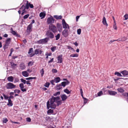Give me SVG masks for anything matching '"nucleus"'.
<instances>
[{
  "instance_id": "nucleus-1",
  "label": "nucleus",
  "mask_w": 128,
  "mask_h": 128,
  "mask_svg": "<svg viewBox=\"0 0 128 128\" xmlns=\"http://www.w3.org/2000/svg\"><path fill=\"white\" fill-rule=\"evenodd\" d=\"M50 104L49 100L47 102V108L48 109L50 108H55L56 107V97L52 96L50 101Z\"/></svg>"
},
{
  "instance_id": "nucleus-2",
  "label": "nucleus",
  "mask_w": 128,
  "mask_h": 128,
  "mask_svg": "<svg viewBox=\"0 0 128 128\" xmlns=\"http://www.w3.org/2000/svg\"><path fill=\"white\" fill-rule=\"evenodd\" d=\"M16 86L13 83L11 82H9L6 84V88L7 89H12L14 88Z\"/></svg>"
},
{
  "instance_id": "nucleus-3",
  "label": "nucleus",
  "mask_w": 128,
  "mask_h": 128,
  "mask_svg": "<svg viewBox=\"0 0 128 128\" xmlns=\"http://www.w3.org/2000/svg\"><path fill=\"white\" fill-rule=\"evenodd\" d=\"M55 20L52 16L48 18L46 22L47 24H53L54 23Z\"/></svg>"
},
{
  "instance_id": "nucleus-4",
  "label": "nucleus",
  "mask_w": 128,
  "mask_h": 128,
  "mask_svg": "<svg viewBox=\"0 0 128 128\" xmlns=\"http://www.w3.org/2000/svg\"><path fill=\"white\" fill-rule=\"evenodd\" d=\"M62 24L64 28L66 29L67 28L68 29H70L68 25L66 23L64 19L62 20Z\"/></svg>"
},
{
  "instance_id": "nucleus-5",
  "label": "nucleus",
  "mask_w": 128,
  "mask_h": 128,
  "mask_svg": "<svg viewBox=\"0 0 128 128\" xmlns=\"http://www.w3.org/2000/svg\"><path fill=\"white\" fill-rule=\"evenodd\" d=\"M49 28L54 32H56V27L54 25L50 24L49 26Z\"/></svg>"
},
{
  "instance_id": "nucleus-6",
  "label": "nucleus",
  "mask_w": 128,
  "mask_h": 128,
  "mask_svg": "<svg viewBox=\"0 0 128 128\" xmlns=\"http://www.w3.org/2000/svg\"><path fill=\"white\" fill-rule=\"evenodd\" d=\"M48 40H49L48 38H46L44 39L40 40L38 41V42L40 44H44L47 42Z\"/></svg>"
},
{
  "instance_id": "nucleus-7",
  "label": "nucleus",
  "mask_w": 128,
  "mask_h": 128,
  "mask_svg": "<svg viewBox=\"0 0 128 128\" xmlns=\"http://www.w3.org/2000/svg\"><path fill=\"white\" fill-rule=\"evenodd\" d=\"M46 35L51 38H54L53 34L50 31H48L46 32Z\"/></svg>"
},
{
  "instance_id": "nucleus-8",
  "label": "nucleus",
  "mask_w": 128,
  "mask_h": 128,
  "mask_svg": "<svg viewBox=\"0 0 128 128\" xmlns=\"http://www.w3.org/2000/svg\"><path fill=\"white\" fill-rule=\"evenodd\" d=\"M19 86L21 90L23 92H26V88H24V85L22 83H20L19 84Z\"/></svg>"
},
{
  "instance_id": "nucleus-9",
  "label": "nucleus",
  "mask_w": 128,
  "mask_h": 128,
  "mask_svg": "<svg viewBox=\"0 0 128 128\" xmlns=\"http://www.w3.org/2000/svg\"><path fill=\"white\" fill-rule=\"evenodd\" d=\"M62 55H60L58 56V62L57 63H61L62 62Z\"/></svg>"
},
{
  "instance_id": "nucleus-10",
  "label": "nucleus",
  "mask_w": 128,
  "mask_h": 128,
  "mask_svg": "<svg viewBox=\"0 0 128 128\" xmlns=\"http://www.w3.org/2000/svg\"><path fill=\"white\" fill-rule=\"evenodd\" d=\"M62 35L65 37H67L68 35V31L65 29L63 31Z\"/></svg>"
},
{
  "instance_id": "nucleus-11",
  "label": "nucleus",
  "mask_w": 128,
  "mask_h": 128,
  "mask_svg": "<svg viewBox=\"0 0 128 128\" xmlns=\"http://www.w3.org/2000/svg\"><path fill=\"white\" fill-rule=\"evenodd\" d=\"M56 26L57 27L58 30L60 32H61L62 30V27L61 24L59 23H57L56 24Z\"/></svg>"
},
{
  "instance_id": "nucleus-12",
  "label": "nucleus",
  "mask_w": 128,
  "mask_h": 128,
  "mask_svg": "<svg viewBox=\"0 0 128 128\" xmlns=\"http://www.w3.org/2000/svg\"><path fill=\"white\" fill-rule=\"evenodd\" d=\"M34 52L35 54H41L42 51L39 49H36L35 50Z\"/></svg>"
},
{
  "instance_id": "nucleus-13",
  "label": "nucleus",
  "mask_w": 128,
  "mask_h": 128,
  "mask_svg": "<svg viewBox=\"0 0 128 128\" xmlns=\"http://www.w3.org/2000/svg\"><path fill=\"white\" fill-rule=\"evenodd\" d=\"M11 33L14 36H16L17 37H20V36L19 34H18L16 31L12 30L11 32Z\"/></svg>"
},
{
  "instance_id": "nucleus-14",
  "label": "nucleus",
  "mask_w": 128,
  "mask_h": 128,
  "mask_svg": "<svg viewBox=\"0 0 128 128\" xmlns=\"http://www.w3.org/2000/svg\"><path fill=\"white\" fill-rule=\"evenodd\" d=\"M108 93L110 95L114 96L117 94V92L112 90H109L108 91Z\"/></svg>"
},
{
  "instance_id": "nucleus-15",
  "label": "nucleus",
  "mask_w": 128,
  "mask_h": 128,
  "mask_svg": "<svg viewBox=\"0 0 128 128\" xmlns=\"http://www.w3.org/2000/svg\"><path fill=\"white\" fill-rule=\"evenodd\" d=\"M60 96L63 101H65L67 98V96L65 94L60 95Z\"/></svg>"
},
{
  "instance_id": "nucleus-16",
  "label": "nucleus",
  "mask_w": 128,
  "mask_h": 128,
  "mask_svg": "<svg viewBox=\"0 0 128 128\" xmlns=\"http://www.w3.org/2000/svg\"><path fill=\"white\" fill-rule=\"evenodd\" d=\"M32 24H30L27 27V31L28 32H30L32 31L31 29L32 28Z\"/></svg>"
},
{
  "instance_id": "nucleus-17",
  "label": "nucleus",
  "mask_w": 128,
  "mask_h": 128,
  "mask_svg": "<svg viewBox=\"0 0 128 128\" xmlns=\"http://www.w3.org/2000/svg\"><path fill=\"white\" fill-rule=\"evenodd\" d=\"M39 16L41 17V19L44 18L46 16L45 12H40V14Z\"/></svg>"
},
{
  "instance_id": "nucleus-18",
  "label": "nucleus",
  "mask_w": 128,
  "mask_h": 128,
  "mask_svg": "<svg viewBox=\"0 0 128 128\" xmlns=\"http://www.w3.org/2000/svg\"><path fill=\"white\" fill-rule=\"evenodd\" d=\"M102 22L104 25L108 26V24L107 23L106 18L104 16L103 17Z\"/></svg>"
},
{
  "instance_id": "nucleus-19",
  "label": "nucleus",
  "mask_w": 128,
  "mask_h": 128,
  "mask_svg": "<svg viewBox=\"0 0 128 128\" xmlns=\"http://www.w3.org/2000/svg\"><path fill=\"white\" fill-rule=\"evenodd\" d=\"M22 74L25 77H28L29 76V74L26 71L22 72Z\"/></svg>"
},
{
  "instance_id": "nucleus-20",
  "label": "nucleus",
  "mask_w": 128,
  "mask_h": 128,
  "mask_svg": "<svg viewBox=\"0 0 128 128\" xmlns=\"http://www.w3.org/2000/svg\"><path fill=\"white\" fill-rule=\"evenodd\" d=\"M121 73L124 76L128 75V72L124 70L122 71Z\"/></svg>"
},
{
  "instance_id": "nucleus-21",
  "label": "nucleus",
  "mask_w": 128,
  "mask_h": 128,
  "mask_svg": "<svg viewBox=\"0 0 128 128\" xmlns=\"http://www.w3.org/2000/svg\"><path fill=\"white\" fill-rule=\"evenodd\" d=\"M7 79L8 80L9 82H12L14 80V78L12 76H9L7 78Z\"/></svg>"
},
{
  "instance_id": "nucleus-22",
  "label": "nucleus",
  "mask_w": 128,
  "mask_h": 128,
  "mask_svg": "<svg viewBox=\"0 0 128 128\" xmlns=\"http://www.w3.org/2000/svg\"><path fill=\"white\" fill-rule=\"evenodd\" d=\"M25 65L24 63H22L20 64V68L22 70H24L25 69Z\"/></svg>"
},
{
  "instance_id": "nucleus-23",
  "label": "nucleus",
  "mask_w": 128,
  "mask_h": 128,
  "mask_svg": "<svg viewBox=\"0 0 128 128\" xmlns=\"http://www.w3.org/2000/svg\"><path fill=\"white\" fill-rule=\"evenodd\" d=\"M8 103L7 104V105L9 106H12L13 105V103L11 100L8 99Z\"/></svg>"
},
{
  "instance_id": "nucleus-24",
  "label": "nucleus",
  "mask_w": 128,
  "mask_h": 128,
  "mask_svg": "<svg viewBox=\"0 0 128 128\" xmlns=\"http://www.w3.org/2000/svg\"><path fill=\"white\" fill-rule=\"evenodd\" d=\"M62 88V87L60 84L56 85V90H59Z\"/></svg>"
},
{
  "instance_id": "nucleus-25",
  "label": "nucleus",
  "mask_w": 128,
  "mask_h": 128,
  "mask_svg": "<svg viewBox=\"0 0 128 128\" xmlns=\"http://www.w3.org/2000/svg\"><path fill=\"white\" fill-rule=\"evenodd\" d=\"M26 9L25 6L24 5H22L21 8H20V10L21 11V12L24 11H26L25 10Z\"/></svg>"
},
{
  "instance_id": "nucleus-26",
  "label": "nucleus",
  "mask_w": 128,
  "mask_h": 128,
  "mask_svg": "<svg viewBox=\"0 0 128 128\" xmlns=\"http://www.w3.org/2000/svg\"><path fill=\"white\" fill-rule=\"evenodd\" d=\"M50 82L52 85H55L54 83H56V78H55L53 80H52L50 81Z\"/></svg>"
},
{
  "instance_id": "nucleus-27",
  "label": "nucleus",
  "mask_w": 128,
  "mask_h": 128,
  "mask_svg": "<svg viewBox=\"0 0 128 128\" xmlns=\"http://www.w3.org/2000/svg\"><path fill=\"white\" fill-rule=\"evenodd\" d=\"M78 54H71L70 56L72 57H78Z\"/></svg>"
},
{
  "instance_id": "nucleus-28",
  "label": "nucleus",
  "mask_w": 128,
  "mask_h": 128,
  "mask_svg": "<svg viewBox=\"0 0 128 128\" xmlns=\"http://www.w3.org/2000/svg\"><path fill=\"white\" fill-rule=\"evenodd\" d=\"M125 38L123 37V38H119L117 40H116V41H124L125 40L124 39Z\"/></svg>"
},
{
  "instance_id": "nucleus-29",
  "label": "nucleus",
  "mask_w": 128,
  "mask_h": 128,
  "mask_svg": "<svg viewBox=\"0 0 128 128\" xmlns=\"http://www.w3.org/2000/svg\"><path fill=\"white\" fill-rule=\"evenodd\" d=\"M117 90L118 92H124V90L122 89V88H118L117 89Z\"/></svg>"
},
{
  "instance_id": "nucleus-30",
  "label": "nucleus",
  "mask_w": 128,
  "mask_h": 128,
  "mask_svg": "<svg viewBox=\"0 0 128 128\" xmlns=\"http://www.w3.org/2000/svg\"><path fill=\"white\" fill-rule=\"evenodd\" d=\"M10 64L12 68H14L15 66H16L17 65V64H14V63L13 62H10Z\"/></svg>"
},
{
  "instance_id": "nucleus-31",
  "label": "nucleus",
  "mask_w": 128,
  "mask_h": 128,
  "mask_svg": "<svg viewBox=\"0 0 128 128\" xmlns=\"http://www.w3.org/2000/svg\"><path fill=\"white\" fill-rule=\"evenodd\" d=\"M64 92L68 94L70 93V92L67 88H66L64 90Z\"/></svg>"
},
{
  "instance_id": "nucleus-32",
  "label": "nucleus",
  "mask_w": 128,
  "mask_h": 128,
  "mask_svg": "<svg viewBox=\"0 0 128 128\" xmlns=\"http://www.w3.org/2000/svg\"><path fill=\"white\" fill-rule=\"evenodd\" d=\"M117 76H122V75L121 74L118 72H116L114 73Z\"/></svg>"
},
{
  "instance_id": "nucleus-33",
  "label": "nucleus",
  "mask_w": 128,
  "mask_h": 128,
  "mask_svg": "<svg viewBox=\"0 0 128 128\" xmlns=\"http://www.w3.org/2000/svg\"><path fill=\"white\" fill-rule=\"evenodd\" d=\"M36 78V77H30L29 78H26V80H32V79H35Z\"/></svg>"
},
{
  "instance_id": "nucleus-34",
  "label": "nucleus",
  "mask_w": 128,
  "mask_h": 128,
  "mask_svg": "<svg viewBox=\"0 0 128 128\" xmlns=\"http://www.w3.org/2000/svg\"><path fill=\"white\" fill-rule=\"evenodd\" d=\"M84 99V103L86 104L87 103L88 100L86 98L84 97V96L82 97Z\"/></svg>"
},
{
  "instance_id": "nucleus-35",
  "label": "nucleus",
  "mask_w": 128,
  "mask_h": 128,
  "mask_svg": "<svg viewBox=\"0 0 128 128\" xmlns=\"http://www.w3.org/2000/svg\"><path fill=\"white\" fill-rule=\"evenodd\" d=\"M62 103V100H60L59 101H56V104L57 106H59V105L61 104Z\"/></svg>"
},
{
  "instance_id": "nucleus-36",
  "label": "nucleus",
  "mask_w": 128,
  "mask_h": 128,
  "mask_svg": "<svg viewBox=\"0 0 128 128\" xmlns=\"http://www.w3.org/2000/svg\"><path fill=\"white\" fill-rule=\"evenodd\" d=\"M9 44L5 42V44L4 46V49L5 50L7 48V47L9 45Z\"/></svg>"
},
{
  "instance_id": "nucleus-37",
  "label": "nucleus",
  "mask_w": 128,
  "mask_h": 128,
  "mask_svg": "<svg viewBox=\"0 0 128 128\" xmlns=\"http://www.w3.org/2000/svg\"><path fill=\"white\" fill-rule=\"evenodd\" d=\"M9 44L5 42V44L4 46V49L5 50L7 48V47L9 45Z\"/></svg>"
},
{
  "instance_id": "nucleus-38",
  "label": "nucleus",
  "mask_w": 128,
  "mask_h": 128,
  "mask_svg": "<svg viewBox=\"0 0 128 128\" xmlns=\"http://www.w3.org/2000/svg\"><path fill=\"white\" fill-rule=\"evenodd\" d=\"M44 71L43 68H42L40 71V73L41 74V76H42L44 74Z\"/></svg>"
},
{
  "instance_id": "nucleus-39",
  "label": "nucleus",
  "mask_w": 128,
  "mask_h": 128,
  "mask_svg": "<svg viewBox=\"0 0 128 128\" xmlns=\"http://www.w3.org/2000/svg\"><path fill=\"white\" fill-rule=\"evenodd\" d=\"M20 92V90L18 89H16L14 90V93H17L18 94H19Z\"/></svg>"
},
{
  "instance_id": "nucleus-40",
  "label": "nucleus",
  "mask_w": 128,
  "mask_h": 128,
  "mask_svg": "<svg viewBox=\"0 0 128 128\" xmlns=\"http://www.w3.org/2000/svg\"><path fill=\"white\" fill-rule=\"evenodd\" d=\"M53 112V110L51 109H49L47 111V114H49L50 113H52Z\"/></svg>"
},
{
  "instance_id": "nucleus-41",
  "label": "nucleus",
  "mask_w": 128,
  "mask_h": 128,
  "mask_svg": "<svg viewBox=\"0 0 128 128\" xmlns=\"http://www.w3.org/2000/svg\"><path fill=\"white\" fill-rule=\"evenodd\" d=\"M29 6L28 4V1H27L26 6H25L26 8L27 9H28L29 8Z\"/></svg>"
},
{
  "instance_id": "nucleus-42",
  "label": "nucleus",
  "mask_w": 128,
  "mask_h": 128,
  "mask_svg": "<svg viewBox=\"0 0 128 128\" xmlns=\"http://www.w3.org/2000/svg\"><path fill=\"white\" fill-rule=\"evenodd\" d=\"M10 41L11 38H8L6 40L5 42L10 44Z\"/></svg>"
},
{
  "instance_id": "nucleus-43",
  "label": "nucleus",
  "mask_w": 128,
  "mask_h": 128,
  "mask_svg": "<svg viewBox=\"0 0 128 128\" xmlns=\"http://www.w3.org/2000/svg\"><path fill=\"white\" fill-rule=\"evenodd\" d=\"M98 96H100L103 94V92L102 91H100L98 92Z\"/></svg>"
},
{
  "instance_id": "nucleus-44",
  "label": "nucleus",
  "mask_w": 128,
  "mask_h": 128,
  "mask_svg": "<svg viewBox=\"0 0 128 128\" xmlns=\"http://www.w3.org/2000/svg\"><path fill=\"white\" fill-rule=\"evenodd\" d=\"M19 81V78H14V82L16 83Z\"/></svg>"
},
{
  "instance_id": "nucleus-45",
  "label": "nucleus",
  "mask_w": 128,
  "mask_h": 128,
  "mask_svg": "<svg viewBox=\"0 0 128 128\" xmlns=\"http://www.w3.org/2000/svg\"><path fill=\"white\" fill-rule=\"evenodd\" d=\"M2 95L4 96L5 99L7 100L8 99H9V97H8L7 96L5 95L4 93H3Z\"/></svg>"
},
{
  "instance_id": "nucleus-46",
  "label": "nucleus",
  "mask_w": 128,
  "mask_h": 128,
  "mask_svg": "<svg viewBox=\"0 0 128 128\" xmlns=\"http://www.w3.org/2000/svg\"><path fill=\"white\" fill-rule=\"evenodd\" d=\"M62 16L61 15L58 16L56 15V20H60L62 19Z\"/></svg>"
},
{
  "instance_id": "nucleus-47",
  "label": "nucleus",
  "mask_w": 128,
  "mask_h": 128,
  "mask_svg": "<svg viewBox=\"0 0 128 128\" xmlns=\"http://www.w3.org/2000/svg\"><path fill=\"white\" fill-rule=\"evenodd\" d=\"M50 84L49 82H46V83H45L44 84V86L48 88Z\"/></svg>"
},
{
  "instance_id": "nucleus-48",
  "label": "nucleus",
  "mask_w": 128,
  "mask_h": 128,
  "mask_svg": "<svg viewBox=\"0 0 128 128\" xmlns=\"http://www.w3.org/2000/svg\"><path fill=\"white\" fill-rule=\"evenodd\" d=\"M81 30L80 28L78 29L77 30V34L80 35V34L81 32Z\"/></svg>"
},
{
  "instance_id": "nucleus-49",
  "label": "nucleus",
  "mask_w": 128,
  "mask_h": 128,
  "mask_svg": "<svg viewBox=\"0 0 128 128\" xmlns=\"http://www.w3.org/2000/svg\"><path fill=\"white\" fill-rule=\"evenodd\" d=\"M33 52V49L32 48H30L29 51L28 52V54H30Z\"/></svg>"
},
{
  "instance_id": "nucleus-50",
  "label": "nucleus",
  "mask_w": 128,
  "mask_h": 128,
  "mask_svg": "<svg viewBox=\"0 0 128 128\" xmlns=\"http://www.w3.org/2000/svg\"><path fill=\"white\" fill-rule=\"evenodd\" d=\"M8 121V120L6 118H4L3 119V122L4 123H6Z\"/></svg>"
},
{
  "instance_id": "nucleus-51",
  "label": "nucleus",
  "mask_w": 128,
  "mask_h": 128,
  "mask_svg": "<svg viewBox=\"0 0 128 128\" xmlns=\"http://www.w3.org/2000/svg\"><path fill=\"white\" fill-rule=\"evenodd\" d=\"M20 80L21 82L25 84L26 83V80H24L23 78H21L20 79Z\"/></svg>"
},
{
  "instance_id": "nucleus-52",
  "label": "nucleus",
  "mask_w": 128,
  "mask_h": 128,
  "mask_svg": "<svg viewBox=\"0 0 128 128\" xmlns=\"http://www.w3.org/2000/svg\"><path fill=\"white\" fill-rule=\"evenodd\" d=\"M125 18V20H126L128 19V14H126L124 16Z\"/></svg>"
},
{
  "instance_id": "nucleus-53",
  "label": "nucleus",
  "mask_w": 128,
  "mask_h": 128,
  "mask_svg": "<svg viewBox=\"0 0 128 128\" xmlns=\"http://www.w3.org/2000/svg\"><path fill=\"white\" fill-rule=\"evenodd\" d=\"M33 64V63L31 61L30 62L28 63V66H32Z\"/></svg>"
},
{
  "instance_id": "nucleus-54",
  "label": "nucleus",
  "mask_w": 128,
  "mask_h": 128,
  "mask_svg": "<svg viewBox=\"0 0 128 128\" xmlns=\"http://www.w3.org/2000/svg\"><path fill=\"white\" fill-rule=\"evenodd\" d=\"M80 92L81 96H82V97H83V92L82 91V88L80 89Z\"/></svg>"
},
{
  "instance_id": "nucleus-55",
  "label": "nucleus",
  "mask_w": 128,
  "mask_h": 128,
  "mask_svg": "<svg viewBox=\"0 0 128 128\" xmlns=\"http://www.w3.org/2000/svg\"><path fill=\"white\" fill-rule=\"evenodd\" d=\"M29 16V15L28 14L24 16L23 18L24 19H26Z\"/></svg>"
},
{
  "instance_id": "nucleus-56",
  "label": "nucleus",
  "mask_w": 128,
  "mask_h": 128,
  "mask_svg": "<svg viewBox=\"0 0 128 128\" xmlns=\"http://www.w3.org/2000/svg\"><path fill=\"white\" fill-rule=\"evenodd\" d=\"M52 53L51 52H50L49 53H48V52H46V56H50L52 55Z\"/></svg>"
},
{
  "instance_id": "nucleus-57",
  "label": "nucleus",
  "mask_w": 128,
  "mask_h": 128,
  "mask_svg": "<svg viewBox=\"0 0 128 128\" xmlns=\"http://www.w3.org/2000/svg\"><path fill=\"white\" fill-rule=\"evenodd\" d=\"M60 80V79L59 77H56V83L58 82Z\"/></svg>"
},
{
  "instance_id": "nucleus-58",
  "label": "nucleus",
  "mask_w": 128,
  "mask_h": 128,
  "mask_svg": "<svg viewBox=\"0 0 128 128\" xmlns=\"http://www.w3.org/2000/svg\"><path fill=\"white\" fill-rule=\"evenodd\" d=\"M113 28L115 30H116L117 29V27H116V23H114V24L113 26Z\"/></svg>"
},
{
  "instance_id": "nucleus-59",
  "label": "nucleus",
  "mask_w": 128,
  "mask_h": 128,
  "mask_svg": "<svg viewBox=\"0 0 128 128\" xmlns=\"http://www.w3.org/2000/svg\"><path fill=\"white\" fill-rule=\"evenodd\" d=\"M29 7L31 8H34V6L32 4H31L30 3H28Z\"/></svg>"
},
{
  "instance_id": "nucleus-60",
  "label": "nucleus",
  "mask_w": 128,
  "mask_h": 128,
  "mask_svg": "<svg viewBox=\"0 0 128 128\" xmlns=\"http://www.w3.org/2000/svg\"><path fill=\"white\" fill-rule=\"evenodd\" d=\"M64 82L66 86L68 85L70 83V82L68 81H67L66 82Z\"/></svg>"
},
{
  "instance_id": "nucleus-61",
  "label": "nucleus",
  "mask_w": 128,
  "mask_h": 128,
  "mask_svg": "<svg viewBox=\"0 0 128 128\" xmlns=\"http://www.w3.org/2000/svg\"><path fill=\"white\" fill-rule=\"evenodd\" d=\"M61 84V85L62 86L64 87L66 86V85L64 82H62Z\"/></svg>"
},
{
  "instance_id": "nucleus-62",
  "label": "nucleus",
  "mask_w": 128,
  "mask_h": 128,
  "mask_svg": "<svg viewBox=\"0 0 128 128\" xmlns=\"http://www.w3.org/2000/svg\"><path fill=\"white\" fill-rule=\"evenodd\" d=\"M60 35L59 34H58L56 35V40H58L60 38Z\"/></svg>"
},
{
  "instance_id": "nucleus-63",
  "label": "nucleus",
  "mask_w": 128,
  "mask_h": 128,
  "mask_svg": "<svg viewBox=\"0 0 128 128\" xmlns=\"http://www.w3.org/2000/svg\"><path fill=\"white\" fill-rule=\"evenodd\" d=\"M56 48V47H52L51 48V50L52 52H54Z\"/></svg>"
},
{
  "instance_id": "nucleus-64",
  "label": "nucleus",
  "mask_w": 128,
  "mask_h": 128,
  "mask_svg": "<svg viewBox=\"0 0 128 128\" xmlns=\"http://www.w3.org/2000/svg\"><path fill=\"white\" fill-rule=\"evenodd\" d=\"M26 121L29 122H30L31 121V119L30 118H26Z\"/></svg>"
}]
</instances>
